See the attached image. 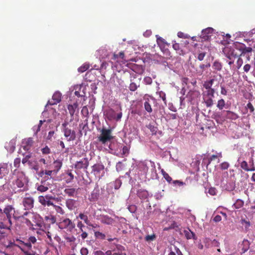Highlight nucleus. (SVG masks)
<instances>
[{"label": "nucleus", "instance_id": "nucleus-1", "mask_svg": "<svg viewBox=\"0 0 255 255\" xmlns=\"http://www.w3.org/2000/svg\"><path fill=\"white\" fill-rule=\"evenodd\" d=\"M15 209L11 205H7L0 215V227L2 229L10 230L12 225V218L17 220L20 217L17 216L15 214Z\"/></svg>", "mask_w": 255, "mask_h": 255}, {"label": "nucleus", "instance_id": "nucleus-2", "mask_svg": "<svg viewBox=\"0 0 255 255\" xmlns=\"http://www.w3.org/2000/svg\"><path fill=\"white\" fill-rule=\"evenodd\" d=\"M59 229L65 230L69 232H72L75 229L76 225L72 220L68 218H62L58 224Z\"/></svg>", "mask_w": 255, "mask_h": 255}, {"label": "nucleus", "instance_id": "nucleus-3", "mask_svg": "<svg viewBox=\"0 0 255 255\" xmlns=\"http://www.w3.org/2000/svg\"><path fill=\"white\" fill-rule=\"evenodd\" d=\"M114 138L112 135L111 128H103L101 131V134L98 137V140L103 144L105 145L108 141H110Z\"/></svg>", "mask_w": 255, "mask_h": 255}, {"label": "nucleus", "instance_id": "nucleus-4", "mask_svg": "<svg viewBox=\"0 0 255 255\" xmlns=\"http://www.w3.org/2000/svg\"><path fill=\"white\" fill-rule=\"evenodd\" d=\"M215 90L203 91L202 97L203 102L207 108L211 107L214 104V98Z\"/></svg>", "mask_w": 255, "mask_h": 255}, {"label": "nucleus", "instance_id": "nucleus-5", "mask_svg": "<svg viewBox=\"0 0 255 255\" xmlns=\"http://www.w3.org/2000/svg\"><path fill=\"white\" fill-rule=\"evenodd\" d=\"M68 124V122L65 121L62 125L64 134L67 138L68 141L74 140L76 138V133L74 130H72L67 127Z\"/></svg>", "mask_w": 255, "mask_h": 255}, {"label": "nucleus", "instance_id": "nucleus-6", "mask_svg": "<svg viewBox=\"0 0 255 255\" xmlns=\"http://www.w3.org/2000/svg\"><path fill=\"white\" fill-rule=\"evenodd\" d=\"M89 164V163L88 158L85 157L80 161H77L74 165V167L78 170L87 169Z\"/></svg>", "mask_w": 255, "mask_h": 255}, {"label": "nucleus", "instance_id": "nucleus-7", "mask_svg": "<svg viewBox=\"0 0 255 255\" xmlns=\"http://www.w3.org/2000/svg\"><path fill=\"white\" fill-rule=\"evenodd\" d=\"M34 199L31 197H25L22 200V204L25 210H29L33 208Z\"/></svg>", "mask_w": 255, "mask_h": 255}, {"label": "nucleus", "instance_id": "nucleus-8", "mask_svg": "<svg viewBox=\"0 0 255 255\" xmlns=\"http://www.w3.org/2000/svg\"><path fill=\"white\" fill-rule=\"evenodd\" d=\"M62 95L59 92H56L52 96V99L49 100L47 102V105H54L59 103L61 101Z\"/></svg>", "mask_w": 255, "mask_h": 255}, {"label": "nucleus", "instance_id": "nucleus-9", "mask_svg": "<svg viewBox=\"0 0 255 255\" xmlns=\"http://www.w3.org/2000/svg\"><path fill=\"white\" fill-rule=\"evenodd\" d=\"M108 148L110 150V152L111 153L117 155V152L118 151L119 149L122 148V146H120V144L117 142L111 141L108 146Z\"/></svg>", "mask_w": 255, "mask_h": 255}, {"label": "nucleus", "instance_id": "nucleus-10", "mask_svg": "<svg viewBox=\"0 0 255 255\" xmlns=\"http://www.w3.org/2000/svg\"><path fill=\"white\" fill-rule=\"evenodd\" d=\"M213 28L211 27H208L203 29L200 36L201 38L204 41L208 40L210 38L211 34L213 33Z\"/></svg>", "mask_w": 255, "mask_h": 255}, {"label": "nucleus", "instance_id": "nucleus-11", "mask_svg": "<svg viewBox=\"0 0 255 255\" xmlns=\"http://www.w3.org/2000/svg\"><path fill=\"white\" fill-rule=\"evenodd\" d=\"M25 183V178L23 174L21 172L18 173L17 177L15 181V184L18 188L23 187Z\"/></svg>", "mask_w": 255, "mask_h": 255}, {"label": "nucleus", "instance_id": "nucleus-12", "mask_svg": "<svg viewBox=\"0 0 255 255\" xmlns=\"http://www.w3.org/2000/svg\"><path fill=\"white\" fill-rule=\"evenodd\" d=\"M22 147L25 151H28L30 149L33 144V140L32 138L29 137L24 139L22 142Z\"/></svg>", "mask_w": 255, "mask_h": 255}, {"label": "nucleus", "instance_id": "nucleus-13", "mask_svg": "<svg viewBox=\"0 0 255 255\" xmlns=\"http://www.w3.org/2000/svg\"><path fill=\"white\" fill-rule=\"evenodd\" d=\"M79 189V188H67L64 189V192L68 196L74 197L77 196Z\"/></svg>", "mask_w": 255, "mask_h": 255}, {"label": "nucleus", "instance_id": "nucleus-14", "mask_svg": "<svg viewBox=\"0 0 255 255\" xmlns=\"http://www.w3.org/2000/svg\"><path fill=\"white\" fill-rule=\"evenodd\" d=\"M214 81L215 79L213 78L209 80H207L205 81L203 85V88L205 89V91H208L215 90V89L212 88V86Z\"/></svg>", "mask_w": 255, "mask_h": 255}, {"label": "nucleus", "instance_id": "nucleus-15", "mask_svg": "<svg viewBox=\"0 0 255 255\" xmlns=\"http://www.w3.org/2000/svg\"><path fill=\"white\" fill-rule=\"evenodd\" d=\"M66 206L68 209L72 211L74 210L76 207V201L72 199H68L66 200Z\"/></svg>", "mask_w": 255, "mask_h": 255}, {"label": "nucleus", "instance_id": "nucleus-16", "mask_svg": "<svg viewBox=\"0 0 255 255\" xmlns=\"http://www.w3.org/2000/svg\"><path fill=\"white\" fill-rule=\"evenodd\" d=\"M78 105L77 103H74L72 105H69L67 109L69 111V114L71 117V121L73 119L74 114H75L76 110L78 109Z\"/></svg>", "mask_w": 255, "mask_h": 255}, {"label": "nucleus", "instance_id": "nucleus-17", "mask_svg": "<svg viewBox=\"0 0 255 255\" xmlns=\"http://www.w3.org/2000/svg\"><path fill=\"white\" fill-rule=\"evenodd\" d=\"M104 169V165L100 164H95L92 167V171L95 175L99 174L100 172Z\"/></svg>", "mask_w": 255, "mask_h": 255}, {"label": "nucleus", "instance_id": "nucleus-18", "mask_svg": "<svg viewBox=\"0 0 255 255\" xmlns=\"http://www.w3.org/2000/svg\"><path fill=\"white\" fill-rule=\"evenodd\" d=\"M39 202L43 206H54V204L50 200H47L44 196H39L38 197Z\"/></svg>", "mask_w": 255, "mask_h": 255}, {"label": "nucleus", "instance_id": "nucleus-19", "mask_svg": "<svg viewBox=\"0 0 255 255\" xmlns=\"http://www.w3.org/2000/svg\"><path fill=\"white\" fill-rule=\"evenodd\" d=\"M184 235L187 240L193 239L195 240H197V237L193 232H192L189 229L184 230Z\"/></svg>", "mask_w": 255, "mask_h": 255}, {"label": "nucleus", "instance_id": "nucleus-20", "mask_svg": "<svg viewBox=\"0 0 255 255\" xmlns=\"http://www.w3.org/2000/svg\"><path fill=\"white\" fill-rule=\"evenodd\" d=\"M241 167L246 171H255V166L254 163L253 162L252 167L249 168L247 161H243L241 163Z\"/></svg>", "mask_w": 255, "mask_h": 255}, {"label": "nucleus", "instance_id": "nucleus-21", "mask_svg": "<svg viewBox=\"0 0 255 255\" xmlns=\"http://www.w3.org/2000/svg\"><path fill=\"white\" fill-rule=\"evenodd\" d=\"M252 50V48L250 47H245L243 48L242 50V53L240 54L241 57H246L247 60L249 61L250 60V56L248 53L251 52Z\"/></svg>", "mask_w": 255, "mask_h": 255}, {"label": "nucleus", "instance_id": "nucleus-22", "mask_svg": "<svg viewBox=\"0 0 255 255\" xmlns=\"http://www.w3.org/2000/svg\"><path fill=\"white\" fill-rule=\"evenodd\" d=\"M101 222L107 225H112L114 222V220L108 215H105L101 217Z\"/></svg>", "mask_w": 255, "mask_h": 255}, {"label": "nucleus", "instance_id": "nucleus-23", "mask_svg": "<svg viewBox=\"0 0 255 255\" xmlns=\"http://www.w3.org/2000/svg\"><path fill=\"white\" fill-rule=\"evenodd\" d=\"M39 163H42L43 164L45 165V167L47 169H50V165L51 163V160L50 158V157H46L45 158H41L39 160Z\"/></svg>", "mask_w": 255, "mask_h": 255}, {"label": "nucleus", "instance_id": "nucleus-24", "mask_svg": "<svg viewBox=\"0 0 255 255\" xmlns=\"http://www.w3.org/2000/svg\"><path fill=\"white\" fill-rule=\"evenodd\" d=\"M226 118L231 120H236L239 118V115L231 111H226Z\"/></svg>", "mask_w": 255, "mask_h": 255}, {"label": "nucleus", "instance_id": "nucleus-25", "mask_svg": "<svg viewBox=\"0 0 255 255\" xmlns=\"http://www.w3.org/2000/svg\"><path fill=\"white\" fill-rule=\"evenodd\" d=\"M137 195L141 199H146L148 197V192L144 189H140L137 191Z\"/></svg>", "mask_w": 255, "mask_h": 255}, {"label": "nucleus", "instance_id": "nucleus-26", "mask_svg": "<svg viewBox=\"0 0 255 255\" xmlns=\"http://www.w3.org/2000/svg\"><path fill=\"white\" fill-rule=\"evenodd\" d=\"M7 164H0V178H2L8 173L7 168Z\"/></svg>", "mask_w": 255, "mask_h": 255}, {"label": "nucleus", "instance_id": "nucleus-27", "mask_svg": "<svg viewBox=\"0 0 255 255\" xmlns=\"http://www.w3.org/2000/svg\"><path fill=\"white\" fill-rule=\"evenodd\" d=\"M210 67V63H207L206 64H201L199 68L196 70V73L198 75H202L203 73L204 70L205 68H208Z\"/></svg>", "mask_w": 255, "mask_h": 255}, {"label": "nucleus", "instance_id": "nucleus-28", "mask_svg": "<svg viewBox=\"0 0 255 255\" xmlns=\"http://www.w3.org/2000/svg\"><path fill=\"white\" fill-rule=\"evenodd\" d=\"M53 170L55 171V173L56 174L58 172V171L60 169L62 165V162L60 160H56L53 162Z\"/></svg>", "mask_w": 255, "mask_h": 255}, {"label": "nucleus", "instance_id": "nucleus-29", "mask_svg": "<svg viewBox=\"0 0 255 255\" xmlns=\"http://www.w3.org/2000/svg\"><path fill=\"white\" fill-rule=\"evenodd\" d=\"M242 248V253H245L250 248V243L247 240H244L240 247Z\"/></svg>", "mask_w": 255, "mask_h": 255}, {"label": "nucleus", "instance_id": "nucleus-30", "mask_svg": "<svg viewBox=\"0 0 255 255\" xmlns=\"http://www.w3.org/2000/svg\"><path fill=\"white\" fill-rule=\"evenodd\" d=\"M45 220L49 224H54L56 222V218L53 215L46 216L44 217Z\"/></svg>", "mask_w": 255, "mask_h": 255}, {"label": "nucleus", "instance_id": "nucleus-31", "mask_svg": "<svg viewBox=\"0 0 255 255\" xmlns=\"http://www.w3.org/2000/svg\"><path fill=\"white\" fill-rule=\"evenodd\" d=\"M172 47L176 51V52L179 54V55H183V51L181 49L180 45L179 43H174L172 44Z\"/></svg>", "mask_w": 255, "mask_h": 255}, {"label": "nucleus", "instance_id": "nucleus-32", "mask_svg": "<svg viewBox=\"0 0 255 255\" xmlns=\"http://www.w3.org/2000/svg\"><path fill=\"white\" fill-rule=\"evenodd\" d=\"M156 239V236L154 233L151 235H147L144 237V240L148 243L155 241Z\"/></svg>", "mask_w": 255, "mask_h": 255}, {"label": "nucleus", "instance_id": "nucleus-33", "mask_svg": "<svg viewBox=\"0 0 255 255\" xmlns=\"http://www.w3.org/2000/svg\"><path fill=\"white\" fill-rule=\"evenodd\" d=\"M90 68V64L88 63H84L81 66L78 68V71L80 73H83Z\"/></svg>", "mask_w": 255, "mask_h": 255}, {"label": "nucleus", "instance_id": "nucleus-34", "mask_svg": "<svg viewBox=\"0 0 255 255\" xmlns=\"http://www.w3.org/2000/svg\"><path fill=\"white\" fill-rule=\"evenodd\" d=\"M227 57L229 59V61H228V64L231 66L234 63V60L238 57V55H237V54H234L232 52L231 54L228 55Z\"/></svg>", "mask_w": 255, "mask_h": 255}, {"label": "nucleus", "instance_id": "nucleus-35", "mask_svg": "<svg viewBox=\"0 0 255 255\" xmlns=\"http://www.w3.org/2000/svg\"><path fill=\"white\" fill-rule=\"evenodd\" d=\"M94 235L96 238L99 239L101 240L106 239V236L104 234H103L100 232H99V231H95V230H94Z\"/></svg>", "mask_w": 255, "mask_h": 255}, {"label": "nucleus", "instance_id": "nucleus-36", "mask_svg": "<svg viewBox=\"0 0 255 255\" xmlns=\"http://www.w3.org/2000/svg\"><path fill=\"white\" fill-rule=\"evenodd\" d=\"M77 218H79L81 220H83L87 225L89 224V222H90L88 219V216L82 213H80L78 217Z\"/></svg>", "mask_w": 255, "mask_h": 255}, {"label": "nucleus", "instance_id": "nucleus-37", "mask_svg": "<svg viewBox=\"0 0 255 255\" xmlns=\"http://www.w3.org/2000/svg\"><path fill=\"white\" fill-rule=\"evenodd\" d=\"M45 122V120H40L39 121V124L37 126H35L33 127V130L34 131L35 134H37L38 132H39L40 130L41 127L43 123Z\"/></svg>", "mask_w": 255, "mask_h": 255}, {"label": "nucleus", "instance_id": "nucleus-38", "mask_svg": "<svg viewBox=\"0 0 255 255\" xmlns=\"http://www.w3.org/2000/svg\"><path fill=\"white\" fill-rule=\"evenodd\" d=\"M176 254H177V255H183L180 250L176 247L174 246V251L172 250L171 249V251L168 255H176Z\"/></svg>", "mask_w": 255, "mask_h": 255}, {"label": "nucleus", "instance_id": "nucleus-39", "mask_svg": "<svg viewBox=\"0 0 255 255\" xmlns=\"http://www.w3.org/2000/svg\"><path fill=\"white\" fill-rule=\"evenodd\" d=\"M213 68L216 71H220L222 68V65L221 63L215 61L213 64Z\"/></svg>", "mask_w": 255, "mask_h": 255}, {"label": "nucleus", "instance_id": "nucleus-40", "mask_svg": "<svg viewBox=\"0 0 255 255\" xmlns=\"http://www.w3.org/2000/svg\"><path fill=\"white\" fill-rule=\"evenodd\" d=\"M225 106V101L224 99H221L217 102V107L220 110H222Z\"/></svg>", "mask_w": 255, "mask_h": 255}, {"label": "nucleus", "instance_id": "nucleus-41", "mask_svg": "<svg viewBox=\"0 0 255 255\" xmlns=\"http://www.w3.org/2000/svg\"><path fill=\"white\" fill-rule=\"evenodd\" d=\"M144 107L146 111H147L148 113H151L152 112V109L148 100L144 102Z\"/></svg>", "mask_w": 255, "mask_h": 255}, {"label": "nucleus", "instance_id": "nucleus-42", "mask_svg": "<svg viewBox=\"0 0 255 255\" xmlns=\"http://www.w3.org/2000/svg\"><path fill=\"white\" fill-rule=\"evenodd\" d=\"M9 146L7 145H5V147L7 149V150H9L10 152H13L15 149L14 146V142L13 141L11 140L8 143Z\"/></svg>", "mask_w": 255, "mask_h": 255}, {"label": "nucleus", "instance_id": "nucleus-43", "mask_svg": "<svg viewBox=\"0 0 255 255\" xmlns=\"http://www.w3.org/2000/svg\"><path fill=\"white\" fill-rule=\"evenodd\" d=\"M162 174L164 179L168 182L170 183L172 181V178L166 173L164 170H161Z\"/></svg>", "mask_w": 255, "mask_h": 255}, {"label": "nucleus", "instance_id": "nucleus-44", "mask_svg": "<svg viewBox=\"0 0 255 255\" xmlns=\"http://www.w3.org/2000/svg\"><path fill=\"white\" fill-rule=\"evenodd\" d=\"M52 206L54 207V209L57 213H59L61 215L64 214L65 211L60 206L54 204V206Z\"/></svg>", "mask_w": 255, "mask_h": 255}, {"label": "nucleus", "instance_id": "nucleus-45", "mask_svg": "<svg viewBox=\"0 0 255 255\" xmlns=\"http://www.w3.org/2000/svg\"><path fill=\"white\" fill-rule=\"evenodd\" d=\"M156 93L159 95V97L161 99H162V100L164 102L165 105H166V99L165 93L162 91L157 92Z\"/></svg>", "mask_w": 255, "mask_h": 255}, {"label": "nucleus", "instance_id": "nucleus-46", "mask_svg": "<svg viewBox=\"0 0 255 255\" xmlns=\"http://www.w3.org/2000/svg\"><path fill=\"white\" fill-rule=\"evenodd\" d=\"M139 87V84L137 85L134 82H131L128 88H129V89L130 91L134 92Z\"/></svg>", "mask_w": 255, "mask_h": 255}, {"label": "nucleus", "instance_id": "nucleus-47", "mask_svg": "<svg viewBox=\"0 0 255 255\" xmlns=\"http://www.w3.org/2000/svg\"><path fill=\"white\" fill-rule=\"evenodd\" d=\"M124 56H125V54H124V52H123V51L120 52L119 54L114 53L113 55V59L116 60H118V59L119 58H120L122 59H123L124 58Z\"/></svg>", "mask_w": 255, "mask_h": 255}, {"label": "nucleus", "instance_id": "nucleus-48", "mask_svg": "<svg viewBox=\"0 0 255 255\" xmlns=\"http://www.w3.org/2000/svg\"><path fill=\"white\" fill-rule=\"evenodd\" d=\"M242 57H241V55H240L239 57L238 56V57L237 58H238V60L237 61V62H236V64H237V68L238 69H239L241 66H242L243 64V60L242 58Z\"/></svg>", "mask_w": 255, "mask_h": 255}, {"label": "nucleus", "instance_id": "nucleus-49", "mask_svg": "<svg viewBox=\"0 0 255 255\" xmlns=\"http://www.w3.org/2000/svg\"><path fill=\"white\" fill-rule=\"evenodd\" d=\"M48 189V187L42 184L38 185L37 187V190L41 192L46 191Z\"/></svg>", "mask_w": 255, "mask_h": 255}, {"label": "nucleus", "instance_id": "nucleus-50", "mask_svg": "<svg viewBox=\"0 0 255 255\" xmlns=\"http://www.w3.org/2000/svg\"><path fill=\"white\" fill-rule=\"evenodd\" d=\"M129 148L127 146H124L122 148V155H128L129 154Z\"/></svg>", "mask_w": 255, "mask_h": 255}, {"label": "nucleus", "instance_id": "nucleus-51", "mask_svg": "<svg viewBox=\"0 0 255 255\" xmlns=\"http://www.w3.org/2000/svg\"><path fill=\"white\" fill-rule=\"evenodd\" d=\"M67 174L69 177L67 178L66 182V183H68L72 181V180L74 179V175L72 174L71 172L69 171H68Z\"/></svg>", "mask_w": 255, "mask_h": 255}, {"label": "nucleus", "instance_id": "nucleus-52", "mask_svg": "<svg viewBox=\"0 0 255 255\" xmlns=\"http://www.w3.org/2000/svg\"><path fill=\"white\" fill-rule=\"evenodd\" d=\"M44 172L45 175L51 176L53 173H55V171L50 167V169L45 170Z\"/></svg>", "mask_w": 255, "mask_h": 255}, {"label": "nucleus", "instance_id": "nucleus-53", "mask_svg": "<svg viewBox=\"0 0 255 255\" xmlns=\"http://www.w3.org/2000/svg\"><path fill=\"white\" fill-rule=\"evenodd\" d=\"M206 55V52H200V53L198 54V55L197 56V58L199 61H202L204 59V57H205Z\"/></svg>", "mask_w": 255, "mask_h": 255}, {"label": "nucleus", "instance_id": "nucleus-54", "mask_svg": "<svg viewBox=\"0 0 255 255\" xmlns=\"http://www.w3.org/2000/svg\"><path fill=\"white\" fill-rule=\"evenodd\" d=\"M46 233L47 237L49 239V241H47V244L49 245H52V243H53L52 239V234L49 231H47Z\"/></svg>", "mask_w": 255, "mask_h": 255}, {"label": "nucleus", "instance_id": "nucleus-55", "mask_svg": "<svg viewBox=\"0 0 255 255\" xmlns=\"http://www.w3.org/2000/svg\"><path fill=\"white\" fill-rule=\"evenodd\" d=\"M220 168L222 170L227 169L229 167V163L227 162H224L222 163L220 165Z\"/></svg>", "mask_w": 255, "mask_h": 255}, {"label": "nucleus", "instance_id": "nucleus-56", "mask_svg": "<svg viewBox=\"0 0 255 255\" xmlns=\"http://www.w3.org/2000/svg\"><path fill=\"white\" fill-rule=\"evenodd\" d=\"M221 94L223 95L226 96L227 95V90L226 89L224 85H221Z\"/></svg>", "mask_w": 255, "mask_h": 255}, {"label": "nucleus", "instance_id": "nucleus-57", "mask_svg": "<svg viewBox=\"0 0 255 255\" xmlns=\"http://www.w3.org/2000/svg\"><path fill=\"white\" fill-rule=\"evenodd\" d=\"M31 157V154L29 153L27 154H26L25 157L22 159V163L23 164H25L26 163L28 159Z\"/></svg>", "mask_w": 255, "mask_h": 255}, {"label": "nucleus", "instance_id": "nucleus-58", "mask_svg": "<svg viewBox=\"0 0 255 255\" xmlns=\"http://www.w3.org/2000/svg\"><path fill=\"white\" fill-rule=\"evenodd\" d=\"M41 150L43 154H47L50 152V149L47 146H46L45 147L42 148Z\"/></svg>", "mask_w": 255, "mask_h": 255}, {"label": "nucleus", "instance_id": "nucleus-59", "mask_svg": "<svg viewBox=\"0 0 255 255\" xmlns=\"http://www.w3.org/2000/svg\"><path fill=\"white\" fill-rule=\"evenodd\" d=\"M143 81L146 84L150 85L152 82V80L150 77H145Z\"/></svg>", "mask_w": 255, "mask_h": 255}, {"label": "nucleus", "instance_id": "nucleus-60", "mask_svg": "<svg viewBox=\"0 0 255 255\" xmlns=\"http://www.w3.org/2000/svg\"><path fill=\"white\" fill-rule=\"evenodd\" d=\"M177 35L179 38H182L185 39V38H188L189 37V36H188L187 34H186L181 31L178 32Z\"/></svg>", "mask_w": 255, "mask_h": 255}, {"label": "nucleus", "instance_id": "nucleus-61", "mask_svg": "<svg viewBox=\"0 0 255 255\" xmlns=\"http://www.w3.org/2000/svg\"><path fill=\"white\" fill-rule=\"evenodd\" d=\"M122 166H123V164H122V162L121 161H119V162H118L116 165L117 171L119 172V171L122 170V169H123Z\"/></svg>", "mask_w": 255, "mask_h": 255}, {"label": "nucleus", "instance_id": "nucleus-62", "mask_svg": "<svg viewBox=\"0 0 255 255\" xmlns=\"http://www.w3.org/2000/svg\"><path fill=\"white\" fill-rule=\"evenodd\" d=\"M77 226L81 232L83 231V228L85 227V226L81 221H78Z\"/></svg>", "mask_w": 255, "mask_h": 255}, {"label": "nucleus", "instance_id": "nucleus-63", "mask_svg": "<svg viewBox=\"0 0 255 255\" xmlns=\"http://www.w3.org/2000/svg\"><path fill=\"white\" fill-rule=\"evenodd\" d=\"M81 255H88V250L86 248H82L80 250Z\"/></svg>", "mask_w": 255, "mask_h": 255}, {"label": "nucleus", "instance_id": "nucleus-64", "mask_svg": "<svg viewBox=\"0 0 255 255\" xmlns=\"http://www.w3.org/2000/svg\"><path fill=\"white\" fill-rule=\"evenodd\" d=\"M20 163V158H16L14 161V165L15 167H18Z\"/></svg>", "mask_w": 255, "mask_h": 255}]
</instances>
